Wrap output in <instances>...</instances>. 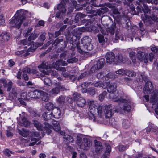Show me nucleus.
I'll return each instance as SVG.
<instances>
[{
	"instance_id": "f257e3e1",
	"label": "nucleus",
	"mask_w": 158,
	"mask_h": 158,
	"mask_svg": "<svg viewBox=\"0 0 158 158\" xmlns=\"http://www.w3.org/2000/svg\"><path fill=\"white\" fill-rule=\"evenodd\" d=\"M123 95L117 96L113 98V101L117 102H121L122 103L119 104L116 107L115 111L117 112L122 113L124 111L127 112L130 111L132 107V102L128 100L122 98Z\"/></svg>"
},
{
	"instance_id": "f03ea898",
	"label": "nucleus",
	"mask_w": 158,
	"mask_h": 158,
	"mask_svg": "<svg viewBox=\"0 0 158 158\" xmlns=\"http://www.w3.org/2000/svg\"><path fill=\"white\" fill-rule=\"evenodd\" d=\"M152 82L147 81L143 88L144 92L145 94H150L152 93L150 102L152 105L157 104V106L155 108V110L156 114L158 115V91L155 89L152 91Z\"/></svg>"
},
{
	"instance_id": "7ed1b4c3",
	"label": "nucleus",
	"mask_w": 158,
	"mask_h": 158,
	"mask_svg": "<svg viewBox=\"0 0 158 158\" xmlns=\"http://www.w3.org/2000/svg\"><path fill=\"white\" fill-rule=\"evenodd\" d=\"M46 63L42 62L41 64L38 66V68L32 70V73L35 74L38 77L44 76L45 75L51 74L52 76H55L57 75V73L51 69L48 70L51 66L46 64Z\"/></svg>"
},
{
	"instance_id": "20e7f679",
	"label": "nucleus",
	"mask_w": 158,
	"mask_h": 158,
	"mask_svg": "<svg viewBox=\"0 0 158 158\" xmlns=\"http://www.w3.org/2000/svg\"><path fill=\"white\" fill-rule=\"evenodd\" d=\"M89 111L88 113V118L89 119L93 120L94 121H96V114H97L99 117H101L103 113L102 110V106H97L95 103L94 101L90 100L88 102Z\"/></svg>"
},
{
	"instance_id": "39448f33",
	"label": "nucleus",
	"mask_w": 158,
	"mask_h": 158,
	"mask_svg": "<svg viewBox=\"0 0 158 158\" xmlns=\"http://www.w3.org/2000/svg\"><path fill=\"white\" fill-rule=\"evenodd\" d=\"M91 39L88 36H85L82 39L81 42L83 44V47L81 48L80 44L79 43L77 44V48L79 52L83 54L84 53L88 52L93 49V46L90 43Z\"/></svg>"
},
{
	"instance_id": "423d86ee",
	"label": "nucleus",
	"mask_w": 158,
	"mask_h": 158,
	"mask_svg": "<svg viewBox=\"0 0 158 158\" xmlns=\"http://www.w3.org/2000/svg\"><path fill=\"white\" fill-rule=\"evenodd\" d=\"M15 15L16 17L13 19L10 22V23L12 25V26L19 29L23 21L25 19V17L23 10H22L17 11Z\"/></svg>"
},
{
	"instance_id": "0eeeda50",
	"label": "nucleus",
	"mask_w": 158,
	"mask_h": 158,
	"mask_svg": "<svg viewBox=\"0 0 158 158\" xmlns=\"http://www.w3.org/2000/svg\"><path fill=\"white\" fill-rule=\"evenodd\" d=\"M54 88L51 89L49 88L45 89V91L49 93L50 95H56L58 94L61 91H64L67 90L65 87L61 85L60 82H56L53 83Z\"/></svg>"
},
{
	"instance_id": "6e6552de",
	"label": "nucleus",
	"mask_w": 158,
	"mask_h": 158,
	"mask_svg": "<svg viewBox=\"0 0 158 158\" xmlns=\"http://www.w3.org/2000/svg\"><path fill=\"white\" fill-rule=\"evenodd\" d=\"M144 8L140 7L139 6H137L136 8L137 11H136L134 7H132L131 9V14L133 15H137L139 14V12H141V10H142L144 14H151L152 10H153V12H155L156 10H158V8L155 7L153 6H151L150 7V9H149L148 6L143 4Z\"/></svg>"
},
{
	"instance_id": "1a4fd4ad",
	"label": "nucleus",
	"mask_w": 158,
	"mask_h": 158,
	"mask_svg": "<svg viewBox=\"0 0 158 158\" xmlns=\"http://www.w3.org/2000/svg\"><path fill=\"white\" fill-rule=\"evenodd\" d=\"M32 121L33 124L38 130L45 131L48 134L51 132L52 127L49 124L45 122L44 125H42L37 120H34Z\"/></svg>"
},
{
	"instance_id": "9d476101",
	"label": "nucleus",
	"mask_w": 158,
	"mask_h": 158,
	"mask_svg": "<svg viewBox=\"0 0 158 158\" xmlns=\"http://www.w3.org/2000/svg\"><path fill=\"white\" fill-rule=\"evenodd\" d=\"M67 1L68 0H60V3L58 4L57 7L59 12L56 13V18H63L65 15L66 11V3Z\"/></svg>"
},
{
	"instance_id": "9b49d317",
	"label": "nucleus",
	"mask_w": 158,
	"mask_h": 158,
	"mask_svg": "<svg viewBox=\"0 0 158 158\" xmlns=\"http://www.w3.org/2000/svg\"><path fill=\"white\" fill-rule=\"evenodd\" d=\"M98 27L100 29L101 32L104 35H107L110 34V35H112L114 33L116 25L115 24H113L111 27L107 29H106L104 26L103 25H99Z\"/></svg>"
},
{
	"instance_id": "f8f14e48",
	"label": "nucleus",
	"mask_w": 158,
	"mask_h": 158,
	"mask_svg": "<svg viewBox=\"0 0 158 158\" xmlns=\"http://www.w3.org/2000/svg\"><path fill=\"white\" fill-rule=\"evenodd\" d=\"M108 86L107 88V91L110 93L111 94L110 95V97L112 98L113 100V98L114 97H116L117 96H120L121 95H123V92L120 94H118L117 93L116 94H114L116 90V85L115 83H111Z\"/></svg>"
},
{
	"instance_id": "ddd939ff",
	"label": "nucleus",
	"mask_w": 158,
	"mask_h": 158,
	"mask_svg": "<svg viewBox=\"0 0 158 158\" xmlns=\"http://www.w3.org/2000/svg\"><path fill=\"white\" fill-rule=\"evenodd\" d=\"M97 77L98 79H102L103 80H107L109 78L115 77V74L112 73L106 74L104 72H101L98 73Z\"/></svg>"
},
{
	"instance_id": "4468645a",
	"label": "nucleus",
	"mask_w": 158,
	"mask_h": 158,
	"mask_svg": "<svg viewBox=\"0 0 158 158\" xmlns=\"http://www.w3.org/2000/svg\"><path fill=\"white\" fill-rule=\"evenodd\" d=\"M116 109V108L114 109V110H112L111 105L105 106L103 110V112L106 117V118L111 117L114 112H116L115 111Z\"/></svg>"
},
{
	"instance_id": "2eb2a0df",
	"label": "nucleus",
	"mask_w": 158,
	"mask_h": 158,
	"mask_svg": "<svg viewBox=\"0 0 158 158\" xmlns=\"http://www.w3.org/2000/svg\"><path fill=\"white\" fill-rule=\"evenodd\" d=\"M137 58L139 60L143 61L144 63H147L148 60V55L147 53H144L141 51H139L137 53Z\"/></svg>"
},
{
	"instance_id": "dca6fc26",
	"label": "nucleus",
	"mask_w": 158,
	"mask_h": 158,
	"mask_svg": "<svg viewBox=\"0 0 158 158\" xmlns=\"http://www.w3.org/2000/svg\"><path fill=\"white\" fill-rule=\"evenodd\" d=\"M106 58L107 63L111 64L113 62L115 63L116 58H115L114 54L111 52H107L106 55Z\"/></svg>"
},
{
	"instance_id": "f3484780",
	"label": "nucleus",
	"mask_w": 158,
	"mask_h": 158,
	"mask_svg": "<svg viewBox=\"0 0 158 158\" xmlns=\"http://www.w3.org/2000/svg\"><path fill=\"white\" fill-rule=\"evenodd\" d=\"M0 82L3 84L4 88H7V91H10L12 87L13 83L11 81H10L8 82L5 79H0Z\"/></svg>"
},
{
	"instance_id": "a211bd4d",
	"label": "nucleus",
	"mask_w": 158,
	"mask_h": 158,
	"mask_svg": "<svg viewBox=\"0 0 158 158\" xmlns=\"http://www.w3.org/2000/svg\"><path fill=\"white\" fill-rule=\"evenodd\" d=\"M23 114L22 117H21V115L20 114H19V115L21 118V126H24L25 127H26L30 125V122L27 120V114L26 113L24 112H22Z\"/></svg>"
},
{
	"instance_id": "6ab92c4d",
	"label": "nucleus",
	"mask_w": 158,
	"mask_h": 158,
	"mask_svg": "<svg viewBox=\"0 0 158 158\" xmlns=\"http://www.w3.org/2000/svg\"><path fill=\"white\" fill-rule=\"evenodd\" d=\"M41 90H35L29 93L28 94L32 98H40L41 95Z\"/></svg>"
},
{
	"instance_id": "aec40b11",
	"label": "nucleus",
	"mask_w": 158,
	"mask_h": 158,
	"mask_svg": "<svg viewBox=\"0 0 158 158\" xmlns=\"http://www.w3.org/2000/svg\"><path fill=\"white\" fill-rule=\"evenodd\" d=\"M141 18L142 21L146 25H149L152 22L151 16H149L145 14H142L141 15Z\"/></svg>"
},
{
	"instance_id": "412c9836",
	"label": "nucleus",
	"mask_w": 158,
	"mask_h": 158,
	"mask_svg": "<svg viewBox=\"0 0 158 158\" xmlns=\"http://www.w3.org/2000/svg\"><path fill=\"white\" fill-rule=\"evenodd\" d=\"M86 31L85 28H80L78 29L74 30L72 33V35L78 38V39L80 38V36L81 35V32H84Z\"/></svg>"
},
{
	"instance_id": "4be33fe9",
	"label": "nucleus",
	"mask_w": 158,
	"mask_h": 158,
	"mask_svg": "<svg viewBox=\"0 0 158 158\" xmlns=\"http://www.w3.org/2000/svg\"><path fill=\"white\" fill-rule=\"evenodd\" d=\"M83 145H80V148L83 149H87V148L90 147L92 145V142L90 141V140L86 138H84L83 139Z\"/></svg>"
},
{
	"instance_id": "5701e85b",
	"label": "nucleus",
	"mask_w": 158,
	"mask_h": 158,
	"mask_svg": "<svg viewBox=\"0 0 158 158\" xmlns=\"http://www.w3.org/2000/svg\"><path fill=\"white\" fill-rule=\"evenodd\" d=\"M158 128L155 126L152 125L148 126L146 128V131L147 134L150 133L156 134L157 132Z\"/></svg>"
},
{
	"instance_id": "b1692460",
	"label": "nucleus",
	"mask_w": 158,
	"mask_h": 158,
	"mask_svg": "<svg viewBox=\"0 0 158 158\" xmlns=\"http://www.w3.org/2000/svg\"><path fill=\"white\" fill-rule=\"evenodd\" d=\"M53 116L56 118H59L61 115L60 110L58 107H55L51 111Z\"/></svg>"
},
{
	"instance_id": "393cba45",
	"label": "nucleus",
	"mask_w": 158,
	"mask_h": 158,
	"mask_svg": "<svg viewBox=\"0 0 158 158\" xmlns=\"http://www.w3.org/2000/svg\"><path fill=\"white\" fill-rule=\"evenodd\" d=\"M76 102L77 105L81 107H84L86 103L85 99L82 97L78 98Z\"/></svg>"
},
{
	"instance_id": "a878e982",
	"label": "nucleus",
	"mask_w": 158,
	"mask_h": 158,
	"mask_svg": "<svg viewBox=\"0 0 158 158\" xmlns=\"http://www.w3.org/2000/svg\"><path fill=\"white\" fill-rule=\"evenodd\" d=\"M110 84V82H105L103 83L101 81L97 82L94 83H93V85H94V86L97 87H101L105 89L106 88L107 86Z\"/></svg>"
},
{
	"instance_id": "bb28decb",
	"label": "nucleus",
	"mask_w": 158,
	"mask_h": 158,
	"mask_svg": "<svg viewBox=\"0 0 158 158\" xmlns=\"http://www.w3.org/2000/svg\"><path fill=\"white\" fill-rule=\"evenodd\" d=\"M105 147H106L105 152L102 156V158H107L111 151V148L109 144L106 143Z\"/></svg>"
},
{
	"instance_id": "cd10ccee",
	"label": "nucleus",
	"mask_w": 158,
	"mask_h": 158,
	"mask_svg": "<svg viewBox=\"0 0 158 158\" xmlns=\"http://www.w3.org/2000/svg\"><path fill=\"white\" fill-rule=\"evenodd\" d=\"M105 64V61L104 59L101 58L99 59L95 66L97 70H99L102 68Z\"/></svg>"
},
{
	"instance_id": "c85d7f7f",
	"label": "nucleus",
	"mask_w": 158,
	"mask_h": 158,
	"mask_svg": "<svg viewBox=\"0 0 158 158\" xmlns=\"http://www.w3.org/2000/svg\"><path fill=\"white\" fill-rule=\"evenodd\" d=\"M45 89L44 91H42L40 98L42 100L45 102L48 101L49 99V97L48 96L49 93L45 91Z\"/></svg>"
},
{
	"instance_id": "c756f323",
	"label": "nucleus",
	"mask_w": 158,
	"mask_h": 158,
	"mask_svg": "<svg viewBox=\"0 0 158 158\" xmlns=\"http://www.w3.org/2000/svg\"><path fill=\"white\" fill-rule=\"evenodd\" d=\"M52 123L53 125V126L51 125L52 127L51 130L53 128V129L56 131H59L60 129V127L59 123L58 122L53 120L52 121ZM51 131H52V130Z\"/></svg>"
},
{
	"instance_id": "7c9ffc66",
	"label": "nucleus",
	"mask_w": 158,
	"mask_h": 158,
	"mask_svg": "<svg viewBox=\"0 0 158 158\" xmlns=\"http://www.w3.org/2000/svg\"><path fill=\"white\" fill-rule=\"evenodd\" d=\"M99 25H101L100 24H98L97 26H93L91 28H89L88 27H85L86 31H92L94 33H96L98 32L99 31H100V29L98 27Z\"/></svg>"
},
{
	"instance_id": "2f4dec72",
	"label": "nucleus",
	"mask_w": 158,
	"mask_h": 158,
	"mask_svg": "<svg viewBox=\"0 0 158 158\" xmlns=\"http://www.w3.org/2000/svg\"><path fill=\"white\" fill-rule=\"evenodd\" d=\"M19 133L22 136L26 137L28 136H30V131L27 130L22 129L18 130Z\"/></svg>"
},
{
	"instance_id": "473e14b6",
	"label": "nucleus",
	"mask_w": 158,
	"mask_h": 158,
	"mask_svg": "<svg viewBox=\"0 0 158 158\" xmlns=\"http://www.w3.org/2000/svg\"><path fill=\"white\" fill-rule=\"evenodd\" d=\"M51 111H46L43 114V118L46 121L49 120L52 118V117Z\"/></svg>"
},
{
	"instance_id": "72a5a7b5",
	"label": "nucleus",
	"mask_w": 158,
	"mask_h": 158,
	"mask_svg": "<svg viewBox=\"0 0 158 158\" xmlns=\"http://www.w3.org/2000/svg\"><path fill=\"white\" fill-rule=\"evenodd\" d=\"M116 57L117 58L118 60H115V63L117 62H122L124 63L127 59V58H123L122 55L119 53L116 56Z\"/></svg>"
},
{
	"instance_id": "f704fd0d",
	"label": "nucleus",
	"mask_w": 158,
	"mask_h": 158,
	"mask_svg": "<svg viewBox=\"0 0 158 158\" xmlns=\"http://www.w3.org/2000/svg\"><path fill=\"white\" fill-rule=\"evenodd\" d=\"M108 10V8L105 6H103L102 8L99 9L97 10V13L99 15H103L105 13L107 12Z\"/></svg>"
},
{
	"instance_id": "c9c22d12",
	"label": "nucleus",
	"mask_w": 158,
	"mask_h": 158,
	"mask_svg": "<svg viewBox=\"0 0 158 158\" xmlns=\"http://www.w3.org/2000/svg\"><path fill=\"white\" fill-rule=\"evenodd\" d=\"M11 35L10 34L5 33H3L2 34L1 36L0 37H1L2 38H0V39H2L4 41H8Z\"/></svg>"
},
{
	"instance_id": "e433bc0d",
	"label": "nucleus",
	"mask_w": 158,
	"mask_h": 158,
	"mask_svg": "<svg viewBox=\"0 0 158 158\" xmlns=\"http://www.w3.org/2000/svg\"><path fill=\"white\" fill-rule=\"evenodd\" d=\"M86 16V15L85 14H82L81 13H77L75 16V20L76 21H79L81 19V18H84Z\"/></svg>"
},
{
	"instance_id": "4c0bfd02",
	"label": "nucleus",
	"mask_w": 158,
	"mask_h": 158,
	"mask_svg": "<svg viewBox=\"0 0 158 158\" xmlns=\"http://www.w3.org/2000/svg\"><path fill=\"white\" fill-rule=\"evenodd\" d=\"M121 35V33L120 30L119 29H117L115 33V37L114 42L115 43L117 42L118 40L120 38Z\"/></svg>"
},
{
	"instance_id": "58836bf2",
	"label": "nucleus",
	"mask_w": 158,
	"mask_h": 158,
	"mask_svg": "<svg viewBox=\"0 0 158 158\" xmlns=\"http://www.w3.org/2000/svg\"><path fill=\"white\" fill-rule=\"evenodd\" d=\"M56 107L53 103L51 102H49L46 105L45 108L48 110V111H52V110Z\"/></svg>"
},
{
	"instance_id": "ea45409f",
	"label": "nucleus",
	"mask_w": 158,
	"mask_h": 158,
	"mask_svg": "<svg viewBox=\"0 0 158 158\" xmlns=\"http://www.w3.org/2000/svg\"><path fill=\"white\" fill-rule=\"evenodd\" d=\"M27 52H26V50H21V51H17L16 52L15 54L16 55H21L22 56L24 57H26L27 56Z\"/></svg>"
},
{
	"instance_id": "a19ab883",
	"label": "nucleus",
	"mask_w": 158,
	"mask_h": 158,
	"mask_svg": "<svg viewBox=\"0 0 158 158\" xmlns=\"http://www.w3.org/2000/svg\"><path fill=\"white\" fill-rule=\"evenodd\" d=\"M65 97L61 95L59 96L57 99V102L60 104H64L65 102Z\"/></svg>"
},
{
	"instance_id": "79ce46f5",
	"label": "nucleus",
	"mask_w": 158,
	"mask_h": 158,
	"mask_svg": "<svg viewBox=\"0 0 158 158\" xmlns=\"http://www.w3.org/2000/svg\"><path fill=\"white\" fill-rule=\"evenodd\" d=\"M123 126L125 128L127 129L130 127V124L128 120L125 119L123 121Z\"/></svg>"
},
{
	"instance_id": "37998d69",
	"label": "nucleus",
	"mask_w": 158,
	"mask_h": 158,
	"mask_svg": "<svg viewBox=\"0 0 158 158\" xmlns=\"http://www.w3.org/2000/svg\"><path fill=\"white\" fill-rule=\"evenodd\" d=\"M55 64L56 65V66H58L59 65H61L63 66H65L67 65V63L65 61L61 60H59L56 62L55 63Z\"/></svg>"
},
{
	"instance_id": "c03bdc74",
	"label": "nucleus",
	"mask_w": 158,
	"mask_h": 158,
	"mask_svg": "<svg viewBox=\"0 0 158 158\" xmlns=\"http://www.w3.org/2000/svg\"><path fill=\"white\" fill-rule=\"evenodd\" d=\"M139 30L140 32V35L143 36L145 33V29L143 27V23H139Z\"/></svg>"
},
{
	"instance_id": "a18cd8bd",
	"label": "nucleus",
	"mask_w": 158,
	"mask_h": 158,
	"mask_svg": "<svg viewBox=\"0 0 158 158\" xmlns=\"http://www.w3.org/2000/svg\"><path fill=\"white\" fill-rule=\"evenodd\" d=\"M126 75L130 77H134L136 76V73L133 71L126 70Z\"/></svg>"
},
{
	"instance_id": "49530a36",
	"label": "nucleus",
	"mask_w": 158,
	"mask_h": 158,
	"mask_svg": "<svg viewBox=\"0 0 158 158\" xmlns=\"http://www.w3.org/2000/svg\"><path fill=\"white\" fill-rule=\"evenodd\" d=\"M38 37L37 34L35 33H33L31 34L28 38V40L29 41H33L35 39Z\"/></svg>"
},
{
	"instance_id": "de8ad7c7",
	"label": "nucleus",
	"mask_w": 158,
	"mask_h": 158,
	"mask_svg": "<svg viewBox=\"0 0 158 158\" xmlns=\"http://www.w3.org/2000/svg\"><path fill=\"white\" fill-rule=\"evenodd\" d=\"M129 55L130 56L133 62L135 63L136 62V59L135 57V53L133 51L131 52L130 53Z\"/></svg>"
},
{
	"instance_id": "09e8293b",
	"label": "nucleus",
	"mask_w": 158,
	"mask_h": 158,
	"mask_svg": "<svg viewBox=\"0 0 158 158\" xmlns=\"http://www.w3.org/2000/svg\"><path fill=\"white\" fill-rule=\"evenodd\" d=\"M63 138L69 142H73L74 141L73 137L69 135H65Z\"/></svg>"
},
{
	"instance_id": "8fccbe9b",
	"label": "nucleus",
	"mask_w": 158,
	"mask_h": 158,
	"mask_svg": "<svg viewBox=\"0 0 158 158\" xmlns=\"http://www.w3.org/2000/svg\"><path fill=\"white\" fill-rule=\"evenodd\" d=\"M45 85L47 86H50L51 84V81L50 79L47 77L44 78L43 79Z\"/></svg>"
},
{
	"instance_id": "3c124183",
	"label": "nucleus",
	"mask_w": 158,
	"mask_h": 158,
	"mask_svg": "<svg viewBox=\"0 0 158 158\" xmlns=\"http://www.w3.org/2000/svg\"><path fill=\"white\" fill-rule=\"evenodd\" d=\"M36 68H38V67L32 69V70L31 71V69L29 68L28 67H26L24 68H23L22 70V71L23 73H32L34 74L33 73H32V70H33V69H36Z\"/></svg>"
},
{
	"instance_id": "603ef678",
	"label": "nucleus",
	"mask_w": 158,
	"mask_h": 158,
	"mask_svg": "<svg viewBox=\"0 0 158 158\" xmlns=\"http://www.w3.org/2000/svg\"><path fill=\"white\" fill-rule=\"evenodd\" d=\"M133 0H125V2H124V4L126 5H127V6H129L130 7V9H131V8L132 7H134L132 6V4L131 3L132 2Z\"/></svg>"
},
{
	"instance_id": "864d4df0",
	"label": "nucleus",
	"mask_w": 158,
	"mask_h": 158,
	"mask_svg": "<svg viewBox=\"0 0 158 158\" xmlns=\"http://www.w3.org/2000/svg\"><path fill=\"white\" fill-rule=\"evenodd\" d=\"M31 114L32 116L36 118L39 117L41 115L40 114L39 112L36 111H32Z\"/></svg>"
},
{
	"instance_id": "5fc2aeb1",
	"label": "nucleus",
	"mask_w": 158,
	"mask_h": 158,
	"mask_svg": "<svg viewBox=\"0 0 158 158\" xmlns=\"http://www.w3.org/2000/svg\"><path fill=\"white\" fill-rule=\"evenodd\" d=\"M41 139V138H39L37 139L36 138H32L31 139V141L32 142L30 143V146H32L35 145L36 143L39 140Z\"/></svg>"
},
{
	"instance_id": "6e6d98bb",
	"label": "nucleus",
	"mask_w": 158,
	"mask_h": 158,
	"mask_svg": "<svg viewBox=\"0 0 158 158\" xmlns=\"http://www.w3.org/2000/svg\"><path fill=\"white\" fill-rule=\"evenodd\" d=\"M115 73L116 74L119 75H126V70L123 69H119L116 71Z\"/></svg>"
},
{
	"instance_id": "4d7b16f0",
	"label": "nucleus",
	"mask_w": 158,
	"mask_h": 158,
	"mask_svg": "<svg viewBox=\"0 0 158 158\" xmlns=\"http://www.w3.org/2000/svg\"><path fill=\"white\" fill-rule=\"evenodd\" d=\"M98 41L100 43H103L105 42V39L103 35L99 34L98 35Z\"/></svg>"
},
{
	"instance_id": "13d9d810",
	"label": "nucleus",
	"mask_w": 158,
	"mask_h": 158,
	"mask_svg": "<svg viewBox=\"0 0 158 158\" xmlns=\"http://www.w3.org/2000/svg\"><path fill=\"white\" fill-rule=\"evenodd\" d=\"M106 94L107 93L106 91H104L99 95V98L100 101H102L103 100Z\"/></svg>"
},
{
	"instance_id": "bf43d9fd",
	"label": "nucleus",
	"mask_w": 158,
	"mask_h": 158,
	"mask_svg": "<svg viewBox=\"0 0 158 158\" xmlns=\"http://www.w3.org/2000/svg\"><path fill=\"white\" fill-rule=\"evenodd\" d=\"M117 149L120 151H123L127 149V147L125 146L121 145L118 146Z\"/></svg>"
},
{
	"instance_id": "052dcab7",
	"label": "nucleus",
	"mask_w": 158,
	"mask_h": 158,
	"mask_svg": "<svg viewBox=\"0 0 158 158\" xmlns=\"http://www.w3.org/2000/svg\"><path fill=\"white\" fill-rule=\"evenodd\" d=\"M95 151L97 153H100L102 152L103 149V146H102L100 147H97L95 148Z\"/></svg>"
},
{
	"instance_id": "680f3d73",
	"label": "nucleus",
	"mask_w": 158,
	"mask_h": 158,
	"mask_svg": "<svg viewBox=\"0 0 158 158\" xmlns=\"http://www.w3.org/2000/svg\"><path fill=\"white\" fill-rule=\"evenodd\" d=\"M78 60L77 59L73 57L67 60V62L69 63H73L76 62Z\"/></svg>"
},
{
	"instance_id": "e2e57ef3",
	"label": "nucleus",
	"mask_w": 158,
	"mask_h": 158,
	"mask_svg": "<svg viewBox=\"0 0 158 158\" xmlns=\"http://www.w3.org/2000/svg\"><path fill=\"white\" fill-rule=\"evenodd\" d=\"M39 135V133L37 132L30 131V137L34 136L35 137H38Z\"/></svg>"
},
{
	"instance_id": "0e129e2a",
	"label": "nucleus",
	"mask_w": 158,
	"mask_h": 158,
	"mask_svg": "<svg viewBox=\"0 0 158 158\" xmlns=\"http://www.w3.org/2000/svg\"><path fill=\"white\" fill-rule=\"evenodd\" d=\"M78 39V38L72 35L70 36V39L69 40L70 43L71 44H73V42L76 41Z\"/></svg>"
},
{
	"instance_id": "69168bd1",
	"label": "nucleus",
	"mask_w": 158,
	"mask_h": 158,
	"mask_svg": "<svg viewBox=\"0 0 158 158\" xmlns=\"http://www.w3.org/2000/svg\"><path fill=\"white\" fill-rule=\"evenodd\" d=\"M16 92H10L9 93V99L10 100L13 99L16 97Z\"/></svg>"
},
{
	"instance_id": "338daca9",
	"label": "nucleus",
	"mask_w": 158,
	"mask_h": 158,
	"mask_svg": "<svg viewBox=\"0 0 158 158\" xmlns=\"http://www.w3.org/2000/svg\"><path fill=\"white\" fill-rule=\"evenodd\" d=\"M90 85H93V83H92L91 82H85L82 83L81 85V87L82 88L87 87L89 86Z\"/></svg>"
},
{
	"instance_id": "774afa93",
	"label": "nucleus",
	"mask_w": 158,
	"mask_h": 158,
	"mask_svg": "<svg viewBox=\"0 0 158 158\" xmlns=\"http://www.w3.org/2000/svg\"><path fill=\"white\" fill-rule=\"evenodd\" d=\"M80 96V94L78 93H75L73 95V98L74 99L76 100V101L78 98L79 97H81Z\"/></svg>"
}]
</instances>
